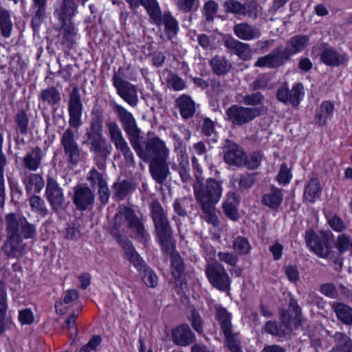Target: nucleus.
<instances>
[{"label":"nucleus","instance_id":"1","mask_svg":"<svg viewBox=\"0 0 352 352\" xmlns=\"http://www.w3.org/2000/svg\"><path fill=\"white\" fill-rule=\"evenodd\" d=\"M91 115L89 128L85 133L86 139L84 143L89 146L91 152L102 157H107L111 153V146L102 136V111L99 107H94L91 111Z\"/></svg>","mask_w":352,"mask_h":352},{"label":"nucleus","instance_id":"2","mask_svg":"<svg viewBox=\"0 0 352 352\" xmlns=\"http://www.w3.org/2000/svg\"><path fill=\"white\" fill-rule=\"evenodd\" d=\"M138 156L144 162H166L168 160L170 150L166 143L159 137L148 139L143 147L140 138L131 144Z\"/></svg>","mask_w":352,"mask_h":352},{"label":"nucleus","instance_id":"3","mask_svg":"<svg viewBox=\"0 0 352 352\" xmlns=\"http://www.w3.org/2000/svg\"><path fill=\"white\" fill-rule=\"evenodd\" d=\"M195 199L199 206H215L222 196L221 183L209 178L204 183L197 179L193 185Z\"/></svg>","mask_w":352,"mask_h":352},{"label":"nucleus","instance_id":"4","mask_svg":"<svg viewBox=\"0 0 352 352\" xmlns=\"http://www.w3.org/2000/svg\"><path fill=\"white\" fill-rule=\"evenodd\" d=\"M124 217L127 222L129 229L133 231L134 238L140 243L145 245L150 241L151 236L145 228L146 217L142 213H137L133 209L129 207L120 208L115 217L117 221Z\"/></svg>","mask_w":352,"mask_h":352},{"label":"nucleus","instance_id":"5","mask_svg":"<svg viewBox=\"0 0 352 352\" xmlns=\"http://www.w3.org/2000/svg\"><path fill=\"white\" fill-rule=\"evenodd\" d=\"M128 78L131 80H136V74L132 72L130 76L124 74L122 69L113 76V85L116 89L117 94L131 107H136L138 103V96L136 87L125 80Z\"/></svg>","mask_w":352,"mask_h":352},{"label":"nucleus","instance_id":"6","mask_svg":"<svg viewBox=\"0 0 352 352\" xmlns=\"http://www.w3.org/2000/svg\"><path fill=\"white\" fill-rule=\"evenodd\" d=\"M263 111L261 107H248L233 104L226 110L228 120L233 124L242 126L260 116Z\"/></svg>","mask_w":352,"mask_h":352},{"label":"nucleus","instance_id":"7","mask_svg":"<svg viewBox=\"0 0 352 352\" xmlns=\"http://www.w3.org/2000/svg\"><path fill=\"white\" fill-rule=\"evenodd\" d=\"M153 12L152 14L148 15L150 21L158 26L163 25L164 33L169 40L175 38L179 32L177 20L169 11H165L162 13L159 3Z\"/></svg>","mask_w":352,"mask_h":352},{"label":"nucleus","instance_id":"8","mask_svg":"<svg viewBox=\"0 0 352 352\" xmlns=\"http://www.w3.org/2000/svg\"><path fill=\"white\" fill-rule=\"evenodd\" d=\"M9 221L8 229H6L7 239L1 249L8 256L19 258L25 254L26 243L18 235L16 224L12 220Z\"/></svg>","mask_w":352,"mask_h":352},{"label":"nucleus","instance_id":"9","mask_svg":"<svg viewBox=\"0 0 352 352\" xmlns=\"http://www.w3.org/2000/svg\"><path fill=\"white\" fill-rule=\"evenodd\" d=\"M113 109L132 144L140 138L141 135V129L138 126L135 118L131 112L120 104H115Z\"/></svg>","mask_w":352,"mask_h":352},{"label":"nucleus","instance_id":"10","mask_svg":"<svg viewBox=\"0 0 352 352\" xmlns=\"http://www.w3.org/2000/svg\"><path fill=\"white\" fill-rule=\"evenodd\" d=\"M110 140L113 143L117 151H120L124 156L127 164H134V155L132 153L126 140L123 136L122 132L118 124L114 122H109L107 124Z\"/></svg>","mask_w":352,"mask_h":352},{"label":"nucleus","instance_id":"11","mask_svg":"<svg viewBox=\"0 0 352 352\" xmlns=\"http://www.w3.org/2000/svg\"><path fill=\"white\" fill-rule=\"evenodd\" d=\"M206 274L210 284L215 288L227 292L230 288L231 280L224 267L218 262L209 263Z\"/></svg>","mask_w":352,"mask_h":352},{"label":"nucleus","instance_id":"12","mask_svg":"<svg viewBox=\"0 0 352 352\" xmlns=\"http://www.w3.org/2000/svg\"><path fill=\"white\" fill-rule=\"evenodd\" d=\"M68 111L69 126L78 129L82 124L81 116L82 104L80 99V91L77 87H74L70 93Z\"/></svg>","mask_w":352,"mask_h":352},{"label":"nucleus","instance_id":"13","mask_svg":"<svg viewBox=\"0 0 352 352\" xmlns=\"http://www.w3.org/2000/svg\"><path fill=\"white\" fill-rule=\"evenodd\" d=\"M149 209L155 232L172 229L167 212L157 200H153L151 202Z\"/></svg>","mask_w":352,"mask_h":352},{"label":"nucleus","instance_id":"14","mask_svg":"<svg viewBox=\"0 0 352 352\" xmlns=\"http://www.w3.org/2000/svg\"><path fill=\"white\" fill-rule=\"evenodd\" d=\"M116 239L123 248L125 258L138 270V271L142 272V269L146 267L147 265L135 250L131 241L126 236L121 235H116Z\"/></svg>","mask_w":352,"mask_h":352},{"label":"nucleus","instance_id":"15","mask_svg":"<svg viewBox=\"0 0 352 352\" xmlns=\"http://www.w3.org/2000/svg\"><path fill=\"white\" fill-rule=\"evenodd\" d=\"M9 220H12L16 225L18 235L20 238L25 239H34L36 235V226L28 221L25 217L16 219L13 213L8 214L6 217V229H8Z\"/></svg>","mask_w":352,"mask_h":352},{"label":"nucleus","instance_id":"16","mask_svg":"<svg viewBox=\"0 0 352 352\" xmlns=\"http://www.w3.org/2000/svg\"><path fill=\"white\" fill-rule=\"evenodd\" d=\"M61 145L65 153L72 163H76L80 157V152L75 135L71 128H67L60 138Z\"/></svg>","mask_w":352,"mask_h":352},{"label":"nucleus","instance_id":"17","mask_svg":"<svg viewBox=\"0 0 352 352\" xmlns=\"http://www.w3.org/2000/svg\"><path fill=\"white\" fill-rule=\"evenodd\" d=\"M45 194L53 210H58L63 207L65 197L63 190L52 177L47 179Z\"/></svg>","mask_w":352,"mask_h":352},{"label":"nucleus","instance_id":"18","mask_svg":"<svg viewBox=\"0 0 352 352\" xmlns=\"http://www.w3.org/2000/svg\"><path fill=\"white\" fill-rule=\"evenodd\" d=\"M320 59L327 66L337 67L345 64L349 60V56L345 53H340L335 48L324 45L322 49Z\"/></svg>","mask_w":352,"mask_h":352},{"label":"nucleus","instance_id":"19","mask_svg":"<svg viewBox=\"0 0 352 352\" xmlns=\"http://www.w3.org/2000/svg\"><path fill=\"white\" fill-rule=\"evenodd\" d=\"M287 60L285 56L282 47L274 49L272 53L259 57L255 62L254 66L257 67L276 68L283 65Z\"/></svg>","mask_w":352,"mask_h":352},{"label":"nucleus","instance_id":"20","mask_svg":"<svg viewBox=\"0 0 352 352\" xmlns=\"http://www.w3.org/2000/svg\"><path fill=\"white\" fill-rule=\"evenodd\" d=\"M94 198V194L89 187L78 186L74 189V203L80 210H85L91 206Z\"/></svg>","mask_w":352,"mask_h":352},{"label":"nucleus","instance_id":"21","mask_svg":"<svg viewBox=\"0 0 352 352\" xmlns=\"http://www.w3.org/2000/svg\"><path fill=\"white\" fill-rule=\"evenodd\" d=\"M224 46L233 51L241 59L250 60L252 57V49L250 44L243 43L232 36H228L224 40Z\"/></svg>","mask_w":352,"mask_h":352},{"label":"nucleus","instance_id":"22","mask_svg":"<svg viewBox=\"0 0 352 352\" xmlns=\"http://www.w3.org/2000/svg\"><path fill=\"white\" fill-rule=\"evenodd\" d=\"M309 37L305 34L295 35L289 38L283 50L286 58L304 50L309 45Z\"/></svg>","mask_w":352,"mask_h":352},{"label":"nucleus","instance_id":"23","mask_svg":"<svg viewBox=\"0 0 352 352\" xmlns=\"http://www.w3.org/2000/svg\"><path fill=\"white\" fill-rule=\"evenodd\" d=\"M305 239L308 247L318 256L326 258L329 255L330 248L327 242L320 241L314 232H306Z\"/></svg>","mask_w":352,"mask_h":352},{"label":"nucleus","instance_id":"24","mask_svg":"<svg viewBox=\"0 0 352 352\" xmlns=\"http://www.w3.org/2000/svg\"><path fill=\"white\" fill-rule=\"evenodd\" d=\"M234 34L241 40L252 41L260 37V30L246 22L236 23L233 27Z\"/></svg>","mask_w":352,"mask_h":352},{"label":"nucleus","instance_id":"25","mask_svg":"<svg viewBox=\"0 0 352 352\" xmlns=\"http://www.w3.org/2000/svg\"><path fill=\"white\" fill-rule=\"evenodd\" d=\"M43 157L42 149L36 146L26 153L22 160L23 164L29 170L36 171L41 167Z\"/></svg>","mask_w":352,"mask_h":352},{"label":"nucleus","instance_id":"26","mask_svg":"<svg viewBox=\"0 0 352 352\" xmlns=\"http://www.w3.org/2000/svg\"><path fill=\"white\" fill-rule=\"evenodd\" d=\"M172 340L173 342L179 346H187L192 343L195 339L194 333L188 324H182L172 331Z\"/></svg>","mask_w":352,"mask_h":352},{"label":"nucleus","instance_id":"27","mask_svg":"<svg viewBox=\"0 0 352 352\" xmlns=\"http://www.w3.org/2000/svg\"><path fill=\"white\" fill-rule=\"evenodd\" d=\"M224 160L229 165L243 166L245 162V153L238 145L231 144L226 148Z\"/></svg>","mask_w":352,"mask_h":352},{"label":"nucleus","instance_id":"28","mask_svg":"<svg viewBox=\"0 0 352 352\" xmlns=\"http://www.w3.org/2000/svg\"><path fill=\"white\" fill-rule=\"evenodd\" d=\"M331 307L339 321L346 326H352V307L339 302H333Z\"/></svg>","mask_w":352,"mask_h":352},{"label":"nucleus","instance_id":"29","mask_svg":"<svg viewBox=\"0 0 352 352\" xmlns=\"http://www.w3.org/2000/svg\"><path fill=\"white\" fill-rule=\"evenodd\" d=\"M223 6L226 12L232 13L236 16H246L256 19V12L254 13L248 10L245 5L241 3L236 0H227L224 2Z\"/></svg>","mask_w":352,"mask_h":352},{"label":"nucleus","instance_id":"30","mask_svg":"<svg viewBox=\"0 0 352 352\" xmlns=\"http://www.w3.org/2000/svg\"><path fill=\"white\" fill-rule=\"evenodd\" d=\"M150 171L153 178L158 183L162 184L168 173V163L166 162H151Z\"/></svg>","mask_w":352,"mask_h":352},{"label":"nucleus","instance_id":"31","mask_svg":"<svg viewBox=\"0 0 352 352\" xmlns=\"http://www.w3.org/2000/svg\"><path fill=\"white\" fill-rule=\"evenodd\" d=\"M176 104L179 109L182 117L184 119L191 118L195 112V105L191 98L182 95L176 100Z\"/></svg>","mask_w":352,"mask_h":352},{"label":"nucleus","instance_id":"32","mask_svg":"<svg viewBox=\"0 0 352 352\" xmlns=\"http://www.w3.org/2000/svg\"><path fill=\"white\" fill-rule=\"evenodd\" d=\"M60 20L65 23L69 21L77 13V5L75 0H63L59 10L56 11Z\"/></svg>","mask_w":352,"mask_h":352},{"label":"nucleus","instance_id":"33","mask_svg":"<svg viewBox=\"0 0 352 352\" xmlns=\"http://www.w3.org/2000/svg\"><path fill=\"white\" fill-rule=\"evenodd\" d=\"M333 337L336 344L329 352H352V340L348 336L336 332Z\"/></svg>","mask_w":352,"mask_h":352},{"label":"nucleus","instance_id":"34","mask_svg":"<svg viewBox=\"0 0 352 352\" xmlns=\"http://www.w3.org/2000/svg\"><path fill=\"white\" fill-rule=\"evenodd\" d=\"M156 236L158 238L162 250L167 254L177 253L175 252V245L172 241V229L157 232Z\"/></svg>","mask_w":352,"mask_h":352},{"label":"nucleus","instance_id":"35","mask_svg":"<svg viewBox=\"0 0 352 352\" xmlns=\"http://www.w3.org/2000/svg\"><path fill=\"white\" fill-rule=\"evenodd\" d=\"M23 182L27 192H39L45 185L43 178L38 174L31 173L26 176Z\"/></svg>","mask_w":352,"mask_h":352},{"label":"nucleus","instance_id":"36","mask_svg":"<svg viewBox=\"0 0 352 352\" xmlns=\"http://www.w3.org/2000/svg\"><path fill=\"white\" fill-rule=\"evenodd\" d=\"M283 195L281 190L276 188H272L270 192L263 195L262 199L263 204L272 208H277L282 203Z\"/></svg>","mask_w":352,"mask_h":352},{"label":"nucleus","instance_id":"37","mask_svg":"<svg viewBox=\"0 0 352 352\" xmlns=\"http://www.w3.org/2000/svg\"><path fill=\"white\" fill-rule=\"evenodd\" d=\"M321 187L317 179H311L308 182L304 190V199L309 202L313 203L320 197Z\"/></svg>","mask_w":352,"mask_h":352},{"label":"nucleus","instance_id":"38","mask_svg":"<svg viewBox=\"0 0 352 352\" xmlns=\"http://www.w3.org/2000/svg\"><path fill=\"white\" fill-rule=\"evenodd\" d=\"M210 65L217 75H224L231 69L232 65L225 57L217 56L211 59Z\"/></svg>","mask_w":352,"mask_h":352},{"label":"nucleus","instance_id":"39","mask_svg":"<svg viewBox=\"0 0 352 352\" xmlns=\"http://www.w3.org/2000/svg\"><path fill=\"white\" fill-rule=\"evenodd\" d=\"M3 142V136L0 132V206L3 205L6 197L3 172L7 164V160L2 151Z\"/></svg>","mask_w":352,"mask_h":352},{"label":"nucleus","instance_id":"40","mask_svg":"<svg viewBox=\"0 0 352 352\" xmlns=\"http://www.w3.org/2000/svg\"><path fill=\"white\" fill-rule=\"evenodd\" d=\"M334 109V104L329 101H324L320 105L316 118L320 125H324L331 117Z\"/></svg>","mask_w":352,"mask_h":352},{"label":"nucleus","instance_id":"41","mask_svg":"<svg viewBox=\"0 0 352 352\" xmlns=\"http://www.w3.org/2000/svg\"><path fill=\"white\" fill-rule=\"evenodd\" d=\"M40 98L43 102L54 106L60 100V94L55 87H52L43 89Z\"/></svg>","mask_w":352,"mask_h":352},{"label":"nucleus","instance_id":"42","mask_svg":"<svg viewBox=\"0 0 352 352\" xmlns=\"http://www.w3.org/2000/svg\"><path fill=\"white\" fill-rule=\"evenodd\" d=\"M217 318L220 322L223 334H228L232 331L230 314L223 307L217 308Z\"/></svg>","mask_w":352,"mask_h":352},{"label":"nucleus","instance_id":"43","mask_svg":"<svg viewBox=\"0 0 352 352\" xmlns=\"http://www.w3.org/2000/svg\"><path fill=\"white\" fill-rule=\"evenodd\" d=\"M7 309V294L4 289L0 288V335L6 330Z\"/></svg>","mask_w":352,"mask_h":352},{"label":"nucleus","instance_id":"44","mask_svg":"<svg viewBox=\"0 0 352 352\" xmlns=\"http://www.w3.org/2000/svg\"><path fill=\"white\" fill-rule=\"evenodd\" d=\"M129 5L131 10L138 8L142 6L148 15L152 14L155 6L158 4L157 0H125Z\"/></svg>","mask_w":352,"mask_h":352},{"label":"nucleus","instance_id":"45","mask_svg":"<svg viewBox=\"0 0 352 352\" xmlns=\"http://www.w3.org/2000/svg\"><path fill=\"white\" fill-rule=\"evenodd\" d=\"M234 250L239 254L245 255L250 252L252 249L248 239L243 236H237L233 241Z\"/></svg>","mask_w":352,"mask_h":352},{"label":"nucleus","instance_id":"46","mask_svg":"<svg viewBox=\"0 0 352 352\" xmlns=\"http://www.w3.org/2000/svg\"><path fill=\"white\" fill-rule=\"evenodd\" d=\"M239 101L246 106L256 107L262 105L264 101V96L261 92H254L245 96H240Z\"/></svg>","mask_w":352,"mask_h":352},{"label":"nucleus","instance_id":"47","mask_svg":"<svg viewBox=\"0 0 352 352\" xmlns=\"http://www.w3.org/2000/svg\"><path fill=\"white\" fill-rule=\"evenodd\" d=\"M304 95V87L302 83L294 85L291 90L289 89V104L298 106Z\"/></svg>","mask_w":352,"mask_h":352},{"label":"nucleus","instance_id":"48","mask_svg":"<svg viewBox=\"0 0 352 352\" xmlns=\"http://www.w3.org/2000/svg\"><path fill=\"white\" fill-rule=\"evenodd\" d=\"M219 10V5L214 0H209L206 2L203 7L202 13L206 20L209 22H213L214 16Z\"/></svg>","mask_w":352,"mask_h":352},{"label":"nucleus","instance_id":"49","mask_svg":"<svg viewBox=\"0 0 352 352\" xmlns=\"http://www.w3.org/2000/svg\"><path fill=\"white\" fill-rule=\"evenodd\" d=\"M63 34L64 35H60V38L61 39L63 44L67 45L68 47H70L73 43L74 37L76 34V31L74 25L69 24H66V21L63 23Z\"/></svg>","mask_w":352,"mask_h":352},{"label":"nucleus","instance_id":"50","mask_svg":"<svg viewBox=\"0 0 352 352\" xmlns=\"http://www.w3.org/2000/svg\"><path fill=\"white\" fill-rule=\"evenodd\" d=\"M18 130L21 134H26L28 130L29 118L24 110H19L15 116Z\"/></svg>","mask_w":352,"mask_h":352},{"label":"nucleus","instance_id":"51","mask_svg":"<svg viewBox=\"0 0 352 352\" xmlns=\"http://www.w3.org/2000/svg\"><path fill=\"white\" fill-rule=\"evenodd\" d=\"M336 248L340 253L352 252V238L345 234L338 235L336 241Z\"/></svg>","mask_w":352,"mask_h":352},{"label":"nucleus","instance_id":"52","mask_svg":"<svg viewBox=\"0 0 352 352\" xmlns=\"http://www.w3.org/2000/svg\"><path fill=\"white\" fill-rule=\"evenodd\" d=\"M30 206L32 210L43 216L47 214V209L45 207V201L39 196L33 195L29 199Z\"/></svg>","mask_w":352,"mask_h":352},{"label":"nucleus","instance_id":"53","mask_svg":"<svg viewBox=\"0 0 352 352\" xmlns=\"http://www.w3.org/2000/svg\"><path fill=\"white\" fill-rule=\"evenodd\" d=\"M170 265L173 276L175 278H179L184 270V266L182 258L177 252L171 254Z\"/></svg>","mask_w":352,"mask_h":352},{"label":"nucleus","instance_id":"54","mask_svg":"<svg viewBox=\"0 0 352 352\" xmlns=\"http://www.w3.org/2000/svg\"><path fill=\"white\" fill-rule=\"evenodd\" d=\"M131 183L123 180L114 184V195L118 199H123L131 190Z\"/></svg>","mask_w":352,"mask_h":352},{"label":"nucleus","instance_id":"55","mask_svg":"<svg viewBox=\"0 0 352 352\" xmlns=\"http://www.w3.org/2000/svg\"><path fill=\"white\" fill-rule=\"evenodd\" d=\"M226 338L227 346L231 352H243L241 342L236 334L232 331L228 334H224Z\"/></svg>","mask_w":352,"mask_h":352},{"label":"nucleus","instance_id":"56","mask_svg":"<svg viewBox=\"0 0 352 352\" xmlns=\"http://www.w3.org/2000/svg\"><path fill=\"white\" fill-rule=\"evenodd\" d=\"M142 280L150 287H155L157 285V277L155 272L147 265L142 269Z\"/></svg>","mask_w":352,"mask_h":352},{"label":"nucleus","instance_id":"57","mask_svg":"<svg viewBox=\"0 0 352 352\" xmlns=\"http://www.w3.org/2000/svg\"><path fill=\"white\" fill-rule=\"evenodd\" d=\"M262 158L263 156L259 152H254L248 157L245 155V162L243 165L249 169H256L260 166Z\"/></svg>","mask_w":352,"mask_h":352},{"label":"nucleus","instance_id":"58","mask_svg":"<svg viewBox=\"0 0 352 352\" xmlns=\"http://www.w3.org/2000/svg\"><path fill=\"white\" fill-rule=\"evenodd\" d=\"M176 5L179 10L187 13L198 8L199 0H177Z\"/></svg>","mask_w":352,"mask_h":352},{"label":"nucleus","instance_id":"59","mask_svg":"<svg viewBox=\"0 0 352 352\" xmlns=\"http://www.w3.org/2000/svg\"><path fill=\"white\" fill-rule=\"evenodd\" d=\"M206 216V220L214 226H218L219 222L216 214L215 206H206L200 207Z\"/></svg>","mask_w":352,"mask_h":352},{"label":"nucleus","instance_id":"60","mask_svg":"<svg viewBox=\"0 0 352 352\" xmlns=\"http://www.w3.org/2000/svg\"><path fill=\"white\" fill-rule=\"evenodd\" d=\"M167 82L175 91H181L185 87L183 79L172 72L168 74Z\"/></svg>","mask_w":352,"mask_h":352},{"label":"nucleus","instance_id":"61","mask_svg":"<svg viewBox=\"0 0 352 352\" xmlns=\"http://www.w3.org/2000/svg\"><path fill=\"white\" fill-rule=\"evenodd\" d=\"M32 9L34 11V20H40L45 14L47 0H32Z\"/></svg>","mask_w":352,"mask_h":352},{"label":"nucleus","instance_id":"62","mask_svg":"<svg viewBox=\"0 0 352 352\" xmlns=\"http://www.w3.org/2000/svg\"><path fill=\"white\" fill-rule=\"evenodd\" d=\"M321 294L325 296L336 299L338 296V292L337 291L336 285L332 283H326L322 284L319 289Z\"/></svg>","mask_w":352,"mask_h":352},{"label":"nucleus","instance_id":"63","mask_svg":"<svg viewBox=\"0 0 352 352\" xmlns=\"http://www.w3.org/2000/svg\"><path fill=\"white\" fill-rule=\"evenodd\" d=\"M87 179L91 182L93 187H99L107 183L103 174L98 172L95 169H92L89 172Z\"/></svg>","mask_w":352,"mask_h":352},{"label":"nucleus","instance_id":"64","mask_svg":"<svg viewBox=\"0 0 352 352\" xmlns=\"http://www.w3.org/2000/svg\"><path fill=\"white\" fill-rule=\"evenodd\" d=\"M327 221L329 226L336 232H341L346 228L345 223L336 215L327 217Z\"/></svg>","mask_w":352,"mask_h":352}]
</instances>
